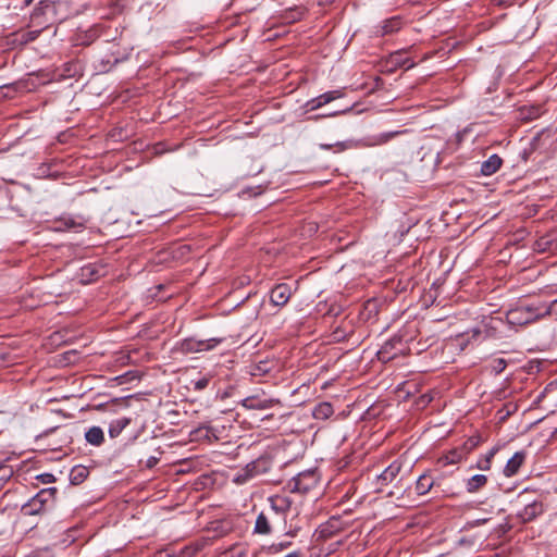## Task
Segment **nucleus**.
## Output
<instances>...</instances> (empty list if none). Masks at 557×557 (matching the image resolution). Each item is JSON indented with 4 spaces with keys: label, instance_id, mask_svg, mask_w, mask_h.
<instances>
[{
    "label": "nucleus",
    "instance_id": "nucleus-25",
    "mask_svg": "<svg viewBox=\"0 0 557 557\" xmlns=\"http://www.w3.org/2000/svg\"><path fill=\"white\" fill-rule=\"evenodd\" d=\"M85 438L89 444L100 446L104 441L103 431L99 426H92L85 433Z\"/></svg>",
    "mask_w": 557,
    "mask_h": 557
},
{
    "label": "nucleus",
    "instance_id": "nucleus-12",
    "mask_svg": "<svg viewBox=\"0 0 557 557\" xmlns=\"http://www.w3.org/2000/svg\"><path fill=\"white\" fill-rule=\"evenodd\" d=\"M401 25L403 23L400 17L393 16L391 18L383 21L380 25L375 26L374 34L376 36L383 37L395 32H398L401 28Z\"/></svg>",
    "mask_w": 557,
    "mask_h": 557
},
{
    "label": "nucleus",
    "instance_id": "nucleus-1",
    "mask_svg": "<svg viewBox=\"0 0 557 557\" xmlns=\"http://www.w3.org/2000/svg\"><path fill=\"white\" fill-rule=\"evenodd\" d=\"M273 466V460L270 456H260L256 460L249 462L240 473L235 478V482L238 484L246 483L248 480L265 474L270 471Z\"/></svg>",
    "mask_w": 557,
    "mask_h": 557
},
{
    "label": "nucleus",
    "instance_id": "nucleus-22",
    "mask_svg": "<svg viewBox=\"0 0 557 557\" xmlns=\"http://www.w3.org/2000/svg\"><path fill=\"white\" fill-rule=\"evenodd\" d=\"M434 485L433 479L428 474H421L416 482V492L418 495H425Z\"/></svg>",
    "mask_w": 557,
    "mask_h": 557
},
{
    "label": "nucleus",
    "instance_id": "nucleus-8",
    "mask_svg": "<svg viewBox=\"0 0 557 557\" xmlns=\"http://www.w3.org/2000/svg\"><path fill=\"white\" fill-rule=\"evenodd\" d=\"M403 469V463L398 460L393 461L385 470L377 475L376 485L377 491H383V487L396 480Z\"/></svg>",
    "mask_w": 557,
    "mask_h": 557
},
{
    "label": "nucleus",
    "instance_id": "nucleus-20",
    "mask_svg": "<svg viewBox=\"0 0 557 557\" xmlns=\"http://www.w3.org/2000/svg\"><path fill=\"white\" fill-rule=\"evenodd\" d=\"M487 483V476L484 474H475L467 480L466 488L468 493H476Z\"/></svg>",
    "mask_w": 557,
    "mask_h": 557
},
{
    "label": "nucleus",
    "instance_id": "nucleus-42",
    "mask_svg": "<svg viewBox=\"0 0 557 557\" xmlns=\"http://www.w3.org/2000/svg\"><path fill=\"white\" fill-rule=\"evenodd\" d=\"M337 146H339L341 149H345V145L343 143H338Z\"/></svg>",
    "mask_w": 557,
    "mask_h": 557
},
{
    "label": "nucleus",
    "instance_id": "nucleus-23",
    "mask_svg": "<svg viewBox=\"0 0 557 557\" xmlns=\"http://www.w3.org/2000/svg\"><path fill=\"white\" fill-rule=\"evenodd\" d=\"M131 423V418H119L113 420L109 425V435L112 438L117 437L122 431Z\"/></svg>",
    "mask_w": 557,
    "mask_h": 557
},
{
    "label": "nucleus",
    "instance_id": "nucleus-4",
    "mask_svg": "<svg viewBox=\"0 0 557 557\" xmlns=\"http://www.w3.org/2000/svg\"><path fill=\"white\" fill-rule=\"evenodd\" d=\"M540 315L536 309L521 305L510 309L506 314V320L511 325L522 326L536 321Z\"/></svg>",
    "mask_w": 557,
    "mask_h": 557
},
{
    "label": "nucleus",
    "instance_id": "nucleus-43",
    "mask_svg": "<svg viewBox=\"0 0 557 557\" xmlns=\"http://www.w3.org/2000/svg\"><path fill=\"white\" fill-rule=\"evenodd\" d=\"M37 16H38V13H34V14L32 15V20H34V18H35V17H37Z\"/></svg>",
    "mask_w": 557,
    "mask_h": 557
},
{
    "label": "nucleus",
    "instance_id": "nucleus-2",
    "mask_svg": "<svg viewBox=\"0 0 557 557\" xmlns=\"http://www.w3.org/2000/svg\"><path fill=\"white\" fill-rule=\"evenodd\" d=\"M55 488H45L22 506L24 516L40 515L46 511L47 505L54 498Z\"/></svg>",
    "mask_w": 557,
    "mask_h": 557
},
{
    "label": "nucleus",
    "instance_id": "nucleus-7",
    "mask_svg": "<svg viewBox=\"0 0 557 557\" xmlns=\"http://www.w3.org/2000/svg\"><path fill=\"white\" fill-rule=\"evenodd\" d=\"M281 404L275 398H262L259 395H252L244 398L240 405L248 410H265Z\"/></svg>",
    "mask_w": 557,
    "mask_h": 557
},
{
    "label": "nucleus",
    "instance_id": "nucleus-32",
    "mask_svg": "<svg viewBox=\"0 0 557 557\" xmlns=\"http://www.w3.org/2000/svg\"><path fill=\"white\" fill-rule=\"evenodd\" d=\"M507 367V362L505 359L503 358H498V359H495L493 362H492V370L496 373V374H499L502 373Z\"/></svg>",
    "mask_w": 557,
    "mask_h": 557
},
{
    "label": "nucleus",
    "instance_id": "nucleus-16",
    "mask_svg": "<svg viewBox=\"0 0 557 557\" xmlns=\"http://www.w3.org/2000/svg\"><path fill=\"white\" fill-rule=\"evenodd\" d=\"M271 508L274 512L285 515L290 510L292 500L285 495H274L269 498Z\"/></svg>",
    "mask_w": 557,
    "mask_h": 557
},
{
    "label": "nucleus",
    "instance_id": "nucleus-28",
    "mask_svg": "<svg viewBox=\"0 0 557 557\" xmlns=\"http://www.w3.org/2000/svg\"><path fill=\"white\" fill-rule=\"evenodd\" d=\"M87 275L92 280L94 277L100 276V271L96 269L94 264H88L82 269V276L85 277Z\"/></svg>",
    "mask_w": 557,
    "mask_h": 557
},
{
    "label": "nucleus",
    "instance_id": "nucleus-33",
    "mask_svg": "<svg viewBox=\"0 0 557 557\" xmlns=\"http://www.w3.org/2000/svg\"><path fill=\"white\" fill-rule=\"evenodd\" d=\"M209 382H210V376H203V377L193 382L194 383V389L195 391H202V389H205L209 385Z\"/></svg>",
    "mask_w": 557,
    "mask_h": 557
},
{
    "label": "nucleus",
    "instance_id": "nucleus-14",
    "mask_svg": "<svg viewBox=\"0 0 557 557\" xmlns=\"http://www.w3.org/2000/svg\"><path fill=\"white\" fill-rule=\"evenodd\" d=\"M544 510L542 502L534 500L524 506V508L518 513V517L523 522H529L540 516Z\"/></svg>",
    "mask_w": 557,
    "mask_h": 557
},
{
    "label": "nucleus",
    "instance_id": "nucleus-9",
    "mask_svg": "<svg viewBox=\"0 0 557 557\" xmlns=\"http://www.w3.org/2000/svg\"><path fill=\"white\" fill-rule=\"evenodd\" d=\"M343 96H344V92L341 89L326 91V92L309 100L306 103V107L308 108L309 111H313V110H317L336 99L342 98Z\"/></svg>",
    "mask_w": 557,
    "mask_h": 557
},
{
    "label": "nucleus",
    "instance_id": "nucleus-21",
    "mask_svg": "<svg viewBox=\"0 0 557 557\" xmlns=\"http://www.w3.org/2000/svg\"><path fill=\"white\" fill-rule=\"evenodd\" d=\"M42 32V28L35 29V30H24L15 33L13 42H18L20 45H27L38 38L40 33Z\"/></svg>",
    "mask_w": 557,
    "mask_h": 557
},
{
    "label": "nucleus",
    "instance_id": "nucleus-26",
    "mask_svg": "<svg viewBox=\"0 0 557 557\" xmlns=\"http://www.w3.org/2000/svg\"><path fill=\"white\" fill-rule=\"evenodd\" d=\"M305 13V8L294 7L286 9L282 14V18L287 23H295L297 21H300L304 17Z\"/></svg>",
    "mask_w": 557,
    "mask_h": 557
},
{
    "label": "nucleus",
    "instance_id": "nucleus-36",
    "mask_svg": "<svg viewBox=\"0 0 557 557\" xmlns=\"http://www.w3.org/2000/svg\"><path fill=\"white\" fill-rule=\"evenodd\" d=\"M547 314H557V299L554 300L546 310Z\"/></svg>",
    "mask_w": 557,
    "mask_h": 557
},
{
    "label": "nucleus",
    "instance_id": "nucleus-10",
    "mask_svg": "<svg viewBox=\"0 0 557 557\" xmlns=\"http://www.w3.org/2000/svg\"><path fill=\"white\" fill-rule=\"evenodd\" d=\"M292 296V289L289 285L285 283L277 284L274 286L270 294V300L274 306H285Z\"/></svg>",
    "mask_w": 557,
    "mask_h": 557
},
{
    "label": "nucleus",
    "instance_id": "nucleus-29",
    "mask_svg": "<svg viewBox=\"0 0 557 557\" xmlns=\"http://www.w3.org/2000/svg\"><path fill=\"white\" fill-rule=\"evenodd\" d=\"M462 458V453L459 450H451L445 456V463L451 465L459 462Z\"/></svg>",
    "mask_w": 557,
    "mask_h": 557
},
{
    "label": "nucleus",
    "instance_id": "nucleus-11",
    "mask_svg": "<svg viewBox=\"0 0 557 557\" xmlns=\"http://www.w3.org/2000/svg\"><path fill=\"white\" fill-rule=\"evenodd\" d=\"M525 458L527 453L524 450L515 453L504 468V475L507 478L516 475L519 472L521 466L524 463Z\"/></svg>",
    "mask_w": 557,
    "mask_h": 557
},
{
    "label": "nucleus",
    "instance_id": "nucleus-18",
    "mask_svg": "<svg viewBox=\"0 0 557 557\" xmlns=\"http://www.w3.org/2000/svg\"><path fill=\"white\" fill-rule=\"evenodd\" d=\"M333 413V406L329 401L319 403L312 409V417L317 420H326L332 417Z\"/></svg>",
    "mask_w": 557,
    "mask_h": 557
},
{
    "label": "nucleus",
    "instance_id": "nucleus-31",
    "mask_svg": "<svg viewBox=\"0 0 557 557\" xmlns=\"http://www.w3.org/2000/svg\"><path fill=\"white\" fill-rule=\"evenodd\" d=\"M270 371L267 361H261L252 368V375H263Z\"/></svg>",
    "mask_w": 557,
    "mask_h": 557
},
{
    "label": "nucleus",
    "instance_id": "nucleus-17",
    "mask_svg": "<svg viewBox=\"0 0 557 557\" xmlns=\"http://www.w3.org/2000/svg\"><path fill=\"white\" fill-rule=\"evenodd\" d=\"M503 164V160L498 154H492L481 165V173L484 176H490L496 173Z\"/></svg>",
    "mask_w": 557,
    "mask_h": 557
},
{
    "label": "nucleus",
    "instance_id": "nucleus-3",
    "mask_svg": "<svg viewBox=\"0 0 557 557\" xmlns=\"http://www.w3.org/2000/svg\"><path fill=\"white\" fill-rule=\"evenodd\" d=\"M319 481L320 478L315 470H306L288 482V488L293 493L307 494L318 486Z\"/></svg>",
    "mask_w": 557,
    "mask_h": 557
},
{
    "label": "nucleus",
    "instance_id": "nucleus-44",
    "mask_svg": "<svg viewBox=\"0 0 557 557\" xmlns=\"http://www.w3.org/2000/svg\"><path fill=\"white\" fill-rule=\"evenodd\" d=\"M66 65H67L66 71L70 72L71 64H66Z\"/></svg>",
    "mask_w": 557,
    "mask_h": 557
},
{
    "label": "nucleus",
    "instance_id": "nucleus-40",
    "mask_svg": "<svg viewBox=\"0 0 557 557\" xmlns=\"http://www.w3.org/2000/svg\"><path fill=\"white\" fill-rule=\"evenodd\" d=\"M285 557H302V554H301V552L296 550V552H292L290 554L286 555Z\"/></svg>",
    "mask_w": 557,
    "mask_h": 557
},
{
    "label": "nucleus",
    "instance_id": "nucleus-24",
    "mask_svg": "<svg viewBox=\"0 0 557 557\" xmlns=\"http://www.w3.org/2000/svg\"><path fill=\"white\" fill-rule=\"evenodd\" d=\"M89 474V470L85 466H75L70 473V481L74 485L83 483Z\"/></svg>",
    "mask_w": 557,
    "mask_h": 557
},
{
    "label": "nucleus",
    "instance_id": "nucleus-37",
    "mask_svg": "<svg viewBox=\"0 0 557 557\" xmlns=\"http://www.w3.org/2000/svg\"><path fill=\"white\" fill-rule=\"evenodd\" d=\"M159 462V458L157 457H149L146 461L147 468H153Z\"/></svg>",
    "mask_w": 557,
    "mask_h": 557
},
{
    "label": "nucleus",
    "instance_id": "nucleus-39",
    "mask_svg": "<svg viewBox=\"0 0 557 557\" xmlns=\"http://www.w3.org/2000/svg\"><path fill=\"white\" fill-rule=\"evenodd\" d=\"M44 483H50L54 481V476L51 473H45L41 475Z\"/></svg>",
    "mask_w": 557,
    "mask_h": 557
},
{
    "label": "nucleus",
    "instance_id": "nucleus-5",
    "mask_svg": "<svg viewBox=\"0 0 557 557\" xmlns=\"http://www.w3.org/2000/svg\"><path fill=\"white\" fill-rule=\"evenodd\" d=\"M222 342L221 338L195 339L185 338L177 343L176 349L182 354L200 352L215 348Z\"/></svg>",
    "mask_w": 557,
    "mask_h": 557
},
{
    "label": "nucleus",
    "instance_id": "nucleus-30",
    "mask_svg": "<svg viewBox=\"0 0 557 557\" xmlns=\"http://www.w3.org/2000/svg\"><path fill=\"white\" fill-rule=\"evenodd\" d=\"M292 545V542L284 541L280 543H273L271 546H269V552L272 554L280 553L286 548H288Z\"/></svg>",
    "mask_w": 557,
    "mask_h": 557
},
{
    "label": "nucleus",
    "instance_id": "nucleus-27",
    "mask_svg": "<svg viewBox=\"0 0 557 557\" xmlns=\"http://www.w3.org/2000/svg\"><path fill=\"white\" fill-rule=\"evenodd\" d=\"M271 532V525L268 517L264 512H260L256 519L255 533L269 534Z\"/></svg>",
    "mask_w": 557,
    "mask_h": 557
},
{
    "label": "nucleus",
    "instance_id": "nucleus-6",
    "mask_svg": "<svg viewBox=\"0 0 557 557\" xmlns=\"http://www.w3.org/2000/svg\"><path fill=\"white\" fill-rule=\"evenodd\" d=\"M403 350L404 343L401 337L395 336L382 345L377 351V358L382 362H387L403 354Z\"/></svg>",
    "mask_w": 557,
    "mask_h": 557
},
{
    "label": "nucleus",
    "instance_id": "nucleus-35",
    "mask_svg": "<svg viewBox=\"0 0 557 557\" xmlns=\"http://www.w3.org/2000/svg\"><path fill=\"white\" fill-rule=\"evenodd\" d=\"M494 456V453L491 451L490 456L485 459L484 463H479V468L482 470H488L490 469V462L491 458Z\"/></svg>",
    "mask_w": 557,
    "mask_h": 557
},
{
    "label": "nucleus",
    "instance_id": "nucleus-15",
    "mask_svg": "<svg viewBox=\"0 0 557 557\" xmlns=\"http://www.w3.org/2000/svg\"><path fill=\"white\" fill-rule=\"evenodd\" d=\"M407 132H408L407 129H401V131H392V132L381 133L375 136L367 138L366 145L369 147L381 146V145L387 144L389 140H392L393 138H395L399 135L406 134Z\"/></svg>",
    "mask_w": 557,
    "mask_h": 557
},
{
    "label": "nucleus",
    "instance_id": "nucleus-45",
    "mask_svg": "<svg viewBox=\"0 0 557 557\" xmlns=\"http://www.w3.org/2000/svg\"><path fill=\"white\" fill-rule=\"evenodd\" d=\"M25 2H26V4H29L32 2V0H26Z\"/></svg>",
    "mask_w": 557,
    "mask_h": 557
},
{
    "label": "nucleus",
    "instance_id": "nucleus-34",
    "mask_svg": "<svg viewBox=\"0 0 557 557\" xmlns=\"http://www.w3.org/2000/svg\"><path fill=\"white\" fill-rule=\"evenodd\" d=\"M422 150L426 149L428 151H434L435 156L438 157L440 156V152L441 150L437 149L436 147H434L433 143L430 141V143H426L425 145H423L421 147Z\"/></svg>",
    "mask_w": 557,
    "mask_h": 557
},
{
    "label": "nucleus",
    "instance_id": "nucleus-38",
    "mask_svg": "<svg viewBox=\"0 0 557 557\" xmlns=\"http://www.w3.org/2000/svg\"><path fill=\"white\" fill-rule=\"evenodd\" d=\"M397 63L400 64L401 66L406 67L407 70L413 67V65H414V63L412 61H410L408 58L403 62L397 61Z\"/></svg>",
    "mask_w": 557,
    "mask_h": 557
},
{
    "label": "nucleus",
    "instance_id": "nucleus-41",
    "mask_svg": "<svg viewBox=\"0 0 557 557\" xmlns=\"http://www.w3.org/2000/svg\"><path fill=\"white\" fill-rule=\"evenodd\" d=\"M332 145H321V148L323 149H331Z\"/></svg>",
    "mask_w": 557,
    "mask_h": 557
},
{
    "label": "nucleus",
    "instance_id": "nucleus-13",
    "mask_svg": "<svg viewBox=\"0 0 557 557\" xmlns=\"http://www.w3.org/2000/svg\"><path fill=\"white\" fill-rule=\"evenodd\" d=\"M341 520L336 517L330 518L325 523L321 524L318 529L319 539H330L335 535L341 529Z\"/></svg>",
    "mask_w": 557,
    "mask_h": 557
},
{
    "label": "nucleus",
    "instance_id": "nucleus-19",
    "mask_svg": "<svg viewBox=\"0 0 557 557\" xmlns=\"http://www.w3.org/2000/svg\"><path fill=\"white\" fill-rule=\"evenodd\" d=\"M58 226L55 230L65 231V230H82L85 227V223L83 221H76L72 216H63L59 221H57Z\"/></svg>",
    "mask_w": 557,
    "mask_h": 557
}]
</instances>
